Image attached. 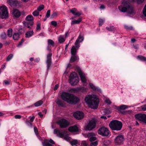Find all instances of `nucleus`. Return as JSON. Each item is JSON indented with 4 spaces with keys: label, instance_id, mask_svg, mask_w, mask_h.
Segmentation results:
<instances>
[{
    "label": "nucleus",
    "instance_id": "4468645a",
    "mask_svg": "<svg viewBox=\"0 0 146 146\" xmlns=\"http://www.w3.org/2000/svg\"><path fill=\"white\" fill-rule=\"evenodd\" d=\"M75 46H73L71 49V52L72 55H76L77 50L80 47L79 45L75 44Z\"/></svg>",
    "mask_w": 146,
    "mask_h": 146
},
{
    "label": "nucleus",
    "instance_id": "9b49d317",
    "mask_svg": "<svg viewBox=\"0 0 146 146\" xmlns=\"http://www.w3.org/2000/svg\"><path fill=\"white\" fill-rule=\"evenodd\" d=\"M84 115L83 112L80 111H77L74 112L73 113V116L76 119L78 120L81 119H82Z\"/></svg>",
    "mask_w": 146,
    "mask_h": 146
},
{
    "label": "nucleus",
    "instance_id": "a211bd4d",
    "mask_svg": "<svg viewBox=\"0 0 146 146\" xmlns=\"http://www.w3.org/2000/svg\"><path fill=\"white\" fill-rule=\"evenodd\" d=\"M7 2L11 6L13 7H16L18 3L16 0H7Z\"/></svg>",
    "mask_w": 146,
    "mask_h": 146
},
{
    "label": "nucleus",
    "instance_id": "49530a36",
    "mask_svg": "<svg viewBox=\"0 0 146 146\" xmlns=\"http://www.w3.org/2000/svg\"><path fill=\"white\" fill-rule=\"evenodd\" d=\"M50 10H48L47 12L46 15V17L48 18L50 16Z\"/></svg>",
    "mask_w": 146,
    "mask_h": 146
},
{
    "label": "nucleus",
    "instance_id": "1a4fd4ad",
    "mask_svg": "<svg viewBox=\"0 0 146 146\" xmlns=\"http://www.w3.org/2000/svg\"><path fill=\"white\" fill-rule=\"evenodd\" d=\"M96 125L95 120L94 119H92L90 121L87 125L86 126L85 129L86 130H92L95 128Z\"/></svg>",
    "mask_w": 146,
    "mask_h": 146
},
{
    "label": "nucleus",
    "instance_id": "aec40b11",
    "mask_svg": "<svg viewBox=\"0 0 146 146\" xmlns=\"http://www.w3.org/2000/svg\"><path fill=\"white\" fill-rule=\"evenodd\" d=\"M68 130L71 132H76L78 131V128L77 126L74 125L68 128Z\"/></svg>",
    "mask_w": 146,
    "mask_h": 146
},
{
    "label": "nucleus",
    "instance_id": "0e129e2a",
    "mask_svg": "<svg viewBox=\"0 0 146 146\" xmlns=\"http://www.w3.org/2000/svg\"><path fill=\"white\" fill-rule=\"evenodd\" d=\"M4 83L6 85H8L10 84V81L7 80H5L4 81Z\"/></svg>",
    "mask_w": 146,
    "mask_h": 146
},
{
    "label": "nucleus",
    "instance_id": "f03ea898",
    "mask_svg": "<svg viewBox=\"0 0 146 146\" xmlns=\"http://www.w3.org/2000/svg\"><path fill=\"white\" fill-rule=\"evenodd\" d=\"M85 101L92 108L95 109L98 108L99 99L96 97L95 95H87L85 98Z\"/></svg>",
    "mask_w": 146,
    "mask_h": 146
},
{
    "label": "nucleus",
    "instance_id": "de8ad7c7",
    "mask_svg": "<svg viewBox=\"0 0 146 146\" xmlns=\"http://www.w3.org/2000/svg\"><path fill=\"white\" fill-rule=\"evenodd\" d=\"M90 86L91 87V88L93 90H96V88L95 87V86L94 85L90 83L89 84Z\"/></svg>",
    "mask_w": 146,
    "mask_h": 146
},
{
    "label": "nucleus",
    "instance_id": "b1692460",
    "mask_svg": "<svg viewBox=\"0 0 146 146\" xmlns=\"http://www.w3.org/2000/svg\"><path fill=\"white\" fill-rule=\"evenodd\" d=\"M78 59V57L76 56V55H72L70 60V62L71 63L73 62Z\"/></svg>",
    "mask_w": 146,
    "mask_h": 146
},
{
    "label": "nucleus",
    "instance_id": "39448f33",
    "mask_svg": "<svg viewBox=\"0 0 146 146\" xmlns=\"http://www.w3.org/2000/svg\"><path fill=\"white\" fill-rule=\"evenodd\" d=\"M69 81L72 86H75L79 82L78 78L77 76V74L75 72H72L70 74Z\"/></svg>",
    "mask_w": 146,
    "mask_h": 146
},
{
    "label": "nucleus",
    "instance_id": "6e6552de",
    "mask_svg": "<svg viewBox=\"0 0 146 146\" xmlns=\"http://www.w3.org/2000/svg\"><path fill=\"white\" fill-rule=\"evenodd\" d=\"M57 123L62 128H66L70 124L68 121L64 118H62L58 121Z\"/></svg>",
    "mask_w": 146,
    "mask_h": 146
},
{
    "label": "nucleus",
    "instance_id": "7ed1b4c3",
    "mask_svg": "<svg viewBox=\"0 0 146 146\" xmlns=\"http://www.w3.org/2000/svg\"><path fill=\"white\" fill-rule=\"evenodd\" d=\"M122 4L123 7L122 8L121 11L122 12H126L127 13L130 14H132L135 13L133 7L127 1H123Z\"/></svg>",
    "mask_w": 146,
    "mask_h": 146
},
{
    "label": "nucleus",
    "instance_id": "09e8293b",
    "mask_svg": "<svg viewBox=\"0 0 146 146\" xmlns=\"http://www.w3.org/2000/svg\"><path fill=\"white\" fill-rule=\"evenodd\" d=\"M69 92L72 93H75L77 91V89L75 88H73L69 90Z\"/></svg>",
    "mask_w": 146,
    "mask_h": 146
},
{
    "label": "nucleus",
    "instance_id": "f8f14e48",
    "mask_svg": "<svg viewBox=\"0 0 146 146\" xmlns=\"http://www.w3.org/2000/svg\"><path fill=\"white\" fill-rule=\"evenodd\" d=\"M124 139V137L123 135H119L115 139V143L117 145L121 144L123 143Z\"/></svg>",
    "mask_w": 146,
    "mask_h": 146
},
{
    "label": "nucleus",
    "instance_id": "7c9ffc66",
    "mask_svg": "<svg viewBox=\"0 0 146 146\" xmlns=\"http://www.w3.org/2000/svg\"><path fill=\"white\" fill-rule=\"evenodd\" d=\"M13 30L11 29H9L7 30V35L9 37H11L12 35V32Z\"/></svg>",
    "mask_w": 146,
    "mask_h": 146
},
{
    "label": "nucleus",
    "instance_id": "8fccbe9b",
    "mask_svg": "<svg viewBox=\"0 0 146 146\" xmlns=\"http://www.w3.org/2000/svg\"><path fill=\"white\" fill-rule=\"evenodd\" d=\"M64 139L67 141L69 140L70 139V137L68 136L67 135H66L64 136Z\"/></svg>",
    "mask_w": 146,
    "mask_h": 146
},
{
    "label": "nucleus",
    "instance_id": "6e6d98bb",
    "mask_svg": "<svg viewBox=\"0 0 146 146\" xmlns=\"http://www.w3.org/2000/svg\"><path fill=\"white\" fill-rule=\"evenodd\" d=\"M87 144L85 141H82L81 143V146H87Z\"/></svg>",
    "mask_w": 146,
    "mask_h": 146
},
{
    "label": "nucleus",
    "instance_id": "dca6fc26",
    "mask_svg": "<svg viewBox=\"0 0 146 146\" xmlns=\"http://www.w3.org/2000/svg\"><path fill=\"white\" fill-rule=\"evenodd\" d=\"M52 54L49 53L47 55V59L46 60V63L47 64V68L49 69V67L50 66L51 63V56Z\"/></svg>",
    "mask_w": 146,
    "mask_h": 146
},
{
    "label": "nucleus",
    "instance_id": "5fc2aeb1",
    "mask_svg": "<svg viewBox=\"0 0 146 146\" xmlns=\"http://www.w3.org/2000/svg\"><path fill=\"white\" fill-rule=\"evenodd\" d=\"M143 13L144 15L146 17V4L144 7L143 10Z\"/></svg>",
    "mask_w": 146,
    "mask_h": 146
},
{
    "label": "nucleus",
    "instance_id": "20e7f679",
    "mask_svg": "<svg viewBox=\"0 0 146 146\" xmlns=\"http://www.w3.org/2000/svg\"><path fill=\"white\" fill-rule=\"evenodd\" d=\"M122 122L117 120H113L110 123L109 126L112 130L119 131L122 128Z\"/></svg>",
    "mask_w": 146,
    "mask_h": 146
},
{
    "label": "nucleus",
    "instance_id": "603ef678",
    "mask_svg": "<svg viewBox=\"0 0 146 146\" xmlns=\"http://www.w3.org/2000/svg\"><path fill=\"white\" fill-rule=\"evenodd\" d=\"M60 131L59 129H56L54 130V134H57H57L59 133Z\"/></svg>",
    "mask_w": 146,
    "mask_h": 146
},
{
    "label": "nucleus",
    "instance_id": "ea45409f",
    "mask_svg": "<svg viewBox=\"0 0 146 146\" xmlns=\"http://www.w3.org/2000/svg\"><path fill=\"white\" fill-rule=\"evenodd\" d=\"M70 143L72 145H75L78 144L77 141L76 140H75L72 141Z\"/></svg>",
    "mask_w": 146,
    "mask_h": 146
},
{
    "label": "nucleus",
    "instance_id": "473e14b6",
    "mask_svg": "<svg viewBox=\"0 0 146 146\" xmlns=\"http://www.w3.org/2000/svg\"><path fill=\"white\" fill-rule=\"evenodd\" d=\"M23 24L24 25L25 27L29 29H31V27L29 26V25H29V23L28 22H24Z\"/></svg>",
    "mask_w": 146,
    "mask_h": 146
},
{
    "label": "nucleus",
    "instance_id": "c756f323",
    "mask_svg": "<svg viewBox=\"0 0 146 146\" xmlns=\"http://www.w3.org/2000/svg\"><path fill=\"white\" fill-rule=\"evenodd\" d=\"M66 133V132L65 131H62L61 132H60L59 133L57 134V136H59L61 138H63Z\"/></svg>",
    "mask_w": 146,
    "mask_h": 146
},
{
    "label": "nucleus",
    "instance_id": "e433bc0d",
    "mask_svg": "<svg viewBox=\"0 0 146 146\" xmlns=\"http://www.w3.org/2000/svg\"><path fill=\"white\" fill-rule=\"evenodd\" d=\"M44 8V6L43 5H40L37 7V10L39 11H41Z\"/></svg>",
    "mask_w": 146,
    "mask_h": 146
},
{
    "label": "nucleus",
    "instance_id": "13d9d810",
    "mask_svg": "<svg viewBox=\"0 0 146 146\" xmlns=\"http://www.w3.org/2000/svg\"><path fill=\"white\" fill-rule=\"evenodd\" d=\"M34 130L36 134L37 135L38 134V130L37 128L36 127H35L34 128Z\"/></svg>",
    "mask_w": 146,
    "mask_h": 146
},
{
    "label": "nucleus",
    "instance_id": "69168bd1",
    "mask_svg": "<svg viewBox=\"0 0 146 146\" xmlns=\"http://www.w3.org/2000/svg\"><path fill=\"white\" fill-rule=\"evenodd\" d=\"M79 90L81 91H82L83 92H84L86 91V88H84V87H81L80 88Z\"/></svg>",
    "mask_w": 146,
    "mask_h": 146
},
{
    "label": "nucleus",
    "instance_id": "9d476101",
    "mask_svg": "<svg viewBox=\"0 0 146 146\" xmlns=\"http://www.w3.org/2000/svg\"><path fill=\"white\" fill-rule=\"evenodd\" d=\"M135 117L137 119L146 123V114L139 113L135 115Z\"/></svg>",
    "mask_w": 146,
    "mask_h": 146
},
{
    "label": "nucleus",
    "instance_id": "2eb2a0df",
    "mask_svg": "<svg viewBox=\"0 0 146 146\" xmlns=\"http://www.w3.org/2000/svg\"><path fill=\"white\" fill-rule=\"evenodd\" d=\"M78 73L82 81L84 83L86 82L87 80L85 77V74L80 70H78Z\"/></svg>",
    "mask_w": 146,
    "mask_h": 146
},
{
    "label": "nucleus",
    "instance_id": "774afa93",
    "mask_svg": "<svg viewBox=\"0 0 146 146\" xmlns=\"http://www.w3.org/2000/svg\"><path fill=\"white\" fill-rule=\"evenodd\" d=\"M15 117L16 119H20L21 117V116L20 115H16Z\"/></svg>",
    "mask_w": 146,
    "mask_h": 146
},
{
    "label": "nucleus",
    "instance_id": "4be33fe9",
    "mask_svg": "<svg viewBox=\"0 0 146 146\" xmlns=\"http://www.w3.org/2000/svg\"><path fill=\"white\" fill-rule=\"evenodd\" d=\"M70 11V12L74 15L79 16L81 15L80 13L77 12V9L75 8H73Z\"/></svg>",
    "mask_w": 146,
    "mask_h": 146
},
{
    "label": "nucleus",
    "instance_id": "a18cd8bd",
    "mask_svg": "<svg viewBox=\"0 0 146 146\" xmlns=\"http://www.w3.org/2000/svg\"><path fill=\"white\" fill-rule=\"evenodd\" d=\"M96 138L94 136H92L90 138V141L91 142H92L96 140Z\"/></svg>",
    "mask_w": 146,
    "mask_h": 146
},
{
    "label": "nucleus",
    "instance_id": "2f4dec72",
    "mask_svg": "<svg viewBox=\"0 0 146 146\" xmlns=\"http://www.w3.org/2000/svg\"><path fill=\"white\" fill-rule=\"evenodd\" d=\"M137 58L139 60L143 61H146V57L141 55H139L137 57Z\"/></svg>",
    "mask_w": 146,
    "mask_h": 146
},
{
    "label": "nucleus",
    "instance_id": "37998d69",
    "mask_svg": "<svg viewBox=\"0 0 146 146\" xmlns=\"http://www.w3.org/2000/svg\"><path fill=\"white\" fill-rule=\"evenodd\" d=\"M13 55L12 54H9L7 57L6 60L7 61H9L13 57Z\"/></svg>",
    "mask_w": 146,
    "mask_h": 146
},
{
    "label": "nucleus",
    "instance_id": "f704fd0d",
    "mask_svg": "<svg viewBox=\"0 0 146 146\" xmlns=\"http://www.w3.org/2000/svg\"><path fill=\"white\" fill-rule=\"evenodd\" d=\"M58 40L60 43H62L65 41V39L62 36H60L58 37Z\"/></svg>",
    "mask_w": 146,
    "mask_h": 146
},
{
    "label": "nucleus",
    "instance_id": "6ab92c4d",
    "mask_svg": "<svg viewBox=\"0 0 146 146\" xmlns=\"http://www.w3.org/2000/svg\"><path fill=\"white\" fill-rule=\"evenodd\" d=\"M13 15L16 17H19L21 16V13L17 9H15L13 10L12 13Z\"/></svg>",
    "mask_w": 146,
    "mask_h": 146
},
{
    "label": "nucleus",
    "instance_id": "412c9836",
    "mask_svg": "<svg viewBox=\"0 0 146 146\" xmlns=\"http://www.w3.org/2000/svg\"><path fill=\"white\" fill-rule=\"evenodd\" d=\"M84 39V37L81 36V34L80 35L78 38L76 40L75 44H78L80 45L79 43L81 42Z\"/></svg>",
    "mask_w": 146,
    "mask_h": 146
},
{
    "label": "nucleus",
    "instance_id": "c03bdc74",
    "mask_svg": "<svg viewBox=\"0 0 146 146\" xmlns=\"http://www.w3.org/2000/svg\"><path fill=\"white\" fill-rule=\"evenodd\" d=\"M98 144V142L97 141H95L94 142H92L90 144L91 146H96Z\"/></svg>",
    "mask_w": 146,
    "mask_h": 146
},
{
    "label": "nucleus",
    "instance_id": "c9c22d12",
    "mask_svg": "<svg viewBox=\"0 0 146 146\" xmlns=\"http://www.w3.org/2000/svg\"><path fill=\"white\" fill-rule=\"evenodd\" d=\"M137 3L138 4L142 3L144 0H136ZM135 0H129V2H131L135 1Z\"/></svg>",
    "mask_w": 146,
    "mask_h": 146
},
{
    "label": "nucleus",
    "instance_id": "4d7b16f0",
    "mask_svg": "<svg viewBox=\"0 0 146 146\" xmlns=\"http://www.w3.org/2000/svg\"><path fill=\"white\" fill-rule=\"evenodd\" d=\"M104 21L102 19H100L99 20V25L100 26H101L103 24V22H104Z\"/></svg>",
    "mask_w": 146,
    "mask_h": 146
},
{
    "label": "nucleus",
    "instance_id": "0eeeda50",
    "mask_svg": "<svg viewBox=\"0 0 146 146\" xmlns=\"http://www.w3.org/2000/svg\"><path fill=\"white\" fill-rule=\"evenodd\" d=\"M98 133L103 136L107 137L109 135L110 131L108 128L103 127L99 129Z\"/></svg>",
    "mask_w": 146,
    "mask_h": 146
},
{
    "label": "nucleus",
    "instance_id": "a878e982",
    "mask_svg": "<svg viewBox=\"0 0 146 146\" xmlns=\"http://www.w3.org/2000/svg\"><path fill=\"white\" fill-rule=\"evenodd\" d=\"M57 104L59 106L61 107H64L65 106L63 102L61 100H58L56 102Z\"/></svg>",
    "mask_w": 146,
    "mask_h": 146
},
{
    "label": "nucleus",
    "instance_id": "680f3d73",
    "mask_svg": "<svg viewBox=\"0 0 146 146\" xmlns=\"http://www.w3.org/2000/svg\"><path fill=\"white\" fill-rule=\"evenodd\" d=\"M141 108L144 111L146 110V105L141 106Z\"/></svg>",
    "mask_w": 146,
    "mask_h": 146
},
{
    "label": "nucleus",
    "instance_id": "864d4df0",
    "mask_svg": "<svg viewBox=\"0 0 146 146\" xmlns=\"http://www.w3.org/2000/svg\"><path fill=\"white\" fill-rule=\"evenodd\" d=\"M125 28L127 30H132L133 29V27L132 26H129L127 25L125 26Z\"/></svg>",
    "mask_w": 146,
    "mask_h": 146
},
{
    "label": "nucleus",
    "instance_id": "f257e3e1",
    "mask_svg": "<svg viewBox=\"0 0 146 146\" xmlns=\"http://www.w3.org/2000/svg\"><path fill=\"white\" fill-rule=\"evenodd\" d=\"M62 100L70 104H76L79 102V98L71 94L66 92H62L61 95Z\"/></svg>",
    "mask_w": 146,
    "mask_h": 146
},
{
    "label": "nucleus",
    "instance_id": "4c0bfd02",
    "mask_svg": "<svg viewBox=\"0 0 146 146\" xmlns=\"http://www.w3.org/2000/svg\"><path fill=\"white\" fill-rule=\"evenodd\" d=\"M33 15L35 16H37L39 15V12L37 10L34 11L33 13Z\"/></svg>",
    "mask_w": 146,
    "mask_h": 146
},
{
    "label": "nucleus",
    "instance_id": "58836bf2",
    "mask_svg": "<svg viewBox=\"0 0 146 146\" xmlns=\"http://www.w3.org/2000/svg\"><path fill=\"white\" fill-rule=\"evenodd\" d=\"M41 24L40 23H38L37 24L36 27V30L37 31H39L41 29Z\"/></svg>",
    "mask_w": 146,
    "mask_h": 146
},
{
    "label": "nucleus",
    "instance_id": "5701e85b",
    "mask_svg": "<svg viewBox=\"0 0 146 146\" xmlns=\"http://www.w3.org/2000/svg\"><path fill=\"white\" fill-rule=\"evenodd\" d=\"M33 31H28L25 33V37L29 38L33 35Z\"/></svg>",
    "mask_w": 146,
    "mask_h": 146
},
{
    "label": "nucleus",
    "instance_id": "f3484780",
    "mask_svg": "<svg viewBox=\"0 0 146 146\" xmlns=\"http://www.w3.org/2000/svg\"><path fill=\"white\" fill-rule=\"evenodd\" d=\"M34 18L31 15H29L27 16L26 18V20L27 21H30L29 25L31 26H32L34 24L33 21Z\"/></svg>",
    "mask_w": 146,
    "mask_h": 146
},
{
    "label": "nucleus",
    "instance_id": "bb28decb",
    "mask_svg": "<svg viewBox=\"0 0 146 146\" xmlns=\"http://www.w3.org/2000/svg\"><path fill=\"white\" fill-rule=\"evenodd\" d=\"M127 108V106L125 105H122L119 106V111L122 113L123 111L121 110H124Z\"/></svg>",
    "mask_w": 146,
    "mask_h": 146
},
{
    "label": "nucleus",
    "instance_id": "cd10ccee",
    "mask_svg": "<svg viewBox=\"0 0 146 146\" xmlns=\"http://www.w3.org/2000/svg\"><path fill=\"white\" fill-rule=\"evenodd\" d=\"M43 103V101L41 100H40L35 103L34 105L36 107H38L42 105Z\"/></svg>",
    "mask_w": 146,
    "mask_h": 146
},
{
    "label": "nucleus",
    "instance_id": "423d86ee",
    "mask_svg": "<svg viewBox=\"0 0 146 146\" xmlns=\"http://www.w3.org/2000/svg\"><path fill=\"white\" fill-rule=\"evenodd\" d=\"M7 8L5 6L0 7V17L3 19L7 18L8 16Z\"/></svg>",
    "mask_w": 146,
    "mask_h": 146
},
{
    "label": "nucleus",
    "instance_id": "c85d7f7f",
    "mask_svg": "<svg viewBox=\"0 0 146 146\" xmlns=\"http://www.w3.org/2000/svg\"><path fill=\"white\" fill-rule=\"evenodd\" d=\"M19 34L18 33H14L13 36V38L15 40H17L19 38Z\"/></svg>",
    "mask_w": 146,
    "mask_h": 146
},
{
    "label": "nucleus",
    "instance_id": "72a5a7b5",
    "mask_svg": "<svg viewBox=\"0 0 146 146\" xmlns=\"http://www.w3.org/2000/svg\"><path fill=\"white\" fill-rule=\"evenodd\" d=\"M122 113L124 115L131 114L133 113V112L131 110H129L128 111H123V112H122Z\"/></svg>",
    "mask_w": 146,
    "mask_h": 146
},
{
    "label": "nucleus",
    "instance_id": "393cba45",
    "mask_svg": "<svg viewBox=\"0 0 146 146\" xmlns=\"http://www.w3.org/2000/svg\"><path fill=\"white\" fill-rule=\"evenodd\" d=\"M82 19L81 18H79L78 20H73L71 23L72 25H74L75 24H79L82 21Z\"/></svg>",
    "mask_w": 146,
    "mask_h": 146
},
{
    "label": "nucleus",
    "instance_id": "052dcab7",
    "mask_svg": "<svg viewBox=\"0 0 146 146\" xmlns=\"http://www.w3.org/2000/svg\"><path fill=\"white\" fill-rule=\"evenodd\" d=\"M1 37L3 39H5L6 38V35L5 33H3L1 35Z\"/></svg>",
    "mask_w": 146,
    "mask_h": 146
},
{
    "label": "nucleus",
    "instance_id": "a19ab883",
    "mask_svg": "<svg viewBox=\"0 0 146 146\" xmlns=\"http://www.w3.org/2000/svg\"><path fill=\"white\" fill-rule=\"evenodd\" d=\"M58 13L56 12H54L52 15L51 17L52 18L56 17L57 16Z\"/></svg>",
    "mask_w": 146,
    "mask_h": 146
},
{
    "label": "nucleus",
    "instance_id": "3c124183",
    "mask_svg": "<svg viewBox=\"0 0 146 146\" xmlns=\"http://www.w3.org/2000/svg\"><path fill=\"white\" fill-rule=\"evenodd\" d=\"M50 23L52 25L54 26H56L57 25V22L55 21H51Z\"/></svg>",
    "mask_w": 146,
    "mask_h": 146
},
{
    "label": "nucleus",
    "instance_id": "ddd939ff",
    "mask_svg": "<svg viewBox=\"0 0 146 146\" xmlns=\"http://www.w3.org/2000/svg\"><path fill=\"white\" fill-rule=\"evenodd\" d=\"M54 143V141L51 139L49 140H44L42 142L43 146H52V144Z\"/></svg>",
    "mask_w": 146,
    "mask_h": 146
},
{
    "label": "nucleus",
    "instance_id": "79ce46f5",
    "mask_svg": "<svg viewBox=\"0 0 146 146\" xmlns=\"http://www.w3.org/2000/svg\"><path fill=\"white\" fill-rule=\"evenodd\" d=\"M48 42L49 44H50L54 46V41L50 39L48 40Z\"/></svg>",
    "mask_w": 146,
    "mask_h": 146
},
{
    "label": "nucleus",
    "instance_id": "e2e57ef3",
    "mask_svg": "<svg viewBox=\"0 0 146 146\" xmlns=\"http://www.w3.org/2000/svg\"><path fill=\"white\" fill-rule=\"evenodd\" d=\"M24 39H23V38H22L21 39V41L19 42V44H18V45L19 46L21 45L22 44L23 42H24Z\"/></svg>",
    "mask_w": 146,
    "mask_h": 146
},
{
    "label": "nucleus",
    "instance_id": "338daca9",
    "mask_svg": "<svg viewBox=\"0 0 146 146\" xmlns=\"http://www.w3.org/2000/svg\"><path fill=\"white\" fill-rule=\"evenodd\" d=\"M25 122L28 125H32V123L30 122L28 120H26Z\"/></svg>",
    "mask_w": 146,
    "mask_h": 146
},
{
    "label": "nucleus",
    "instance_id": "bf43d9fd",
    "mask_svg": "<svg viewBox=\"0 0 146 146\" xmlns=\"http://www.w3.org/2000/svg\"><path fill=\"white\" fill-rule=\"evenodd\" d=\"M105 102L108 104H111V102L110 101V100L108 99H107L106 100Z\"/></svg>",
    "mask_w": 146,
    "mask_h": 146
}]
</instances>
